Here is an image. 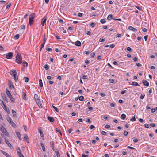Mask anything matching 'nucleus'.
Segmentation results:
<instances>
[{"label":"nucleus","mask_w":157,"mask_h":157,"mask_svg":"<svg viewBox=\"0 0 157 157\" xmlns=\"http://www.w3.org/2000/svg\"><path fill=\"white\" fill-rule=\"evenodd\" d=\"M35 17V14L34 13H32L30 15L29 18H30L31 19H34Z\"/></svg>","instance_id":"16"},{"label":"nucleus","mask_w":157,"mask_h":157,"mask_svg":"<svg viewBox=\"0 0 157 157\" xmlns=\"http://www.w3.org/2000/svg\"><path fill=\"white\" fill-rule=\"evenodd\" d=\"M6 142L7 144L8 145V146L10 147V148H13V147L12 146L11 144L9 143L8 141L6 140V139L5 138Z\"/></svg>","instance_id":"9"},{"label":"nucleus","mask_w":157,"mask_h":157,"mask_svg":"<svg viewBox=\"0 0 157 157\" xmlns=\"http://www.w3.org/2000/svg\"><path fill=\"white\" fill-rule=\"evenodd\" d=\"M84 53L88 55L89 54V51H85L84 52Z\"/></svg>","instance_id":"49"},{"label":"nucleus","mask_w":157,"mask_h":157,"mask_svg":"<svg viewBox=\"0 0 157 157\" xmlns=\"http://www.w3.org/2000/svg\"><path fill=\"white\" fill-rule=\"evenodd\" d=\"M6 119L9 123L13 126L15 127L16 126V124L12 121V119L10 117H6Z\"/></svg>","instance_id":"3"},{"label":"nucleus","mask_w":157,"mask_h":157,"mask_svg":"<svg viewBox=\"0 0 157 157\" xmlns=\"http://www.w3.org/2000/svg\"><path fill=\"white\" fill-rule=\"evenodd\" d=\"M101 133L103 135H106V132H105L104 131H102L101 132Z\"/></svg>","instance_id":"47"},{"label":"nucleus","mask_w":157,"mask_h":157,"mask_svg":"<svg viewBox=\"0 0 157 157\" xmlns=\"http://www.w3.org/2000/svg\"><path fill=\"white\" fill-rule=\"evenodd\" d=\"M105 39H100L99 40L100 42H102L105 40Z\"/></svg>","instance_id":"58"},{"label":"nucleus","mask_w":157,"mask_h":157,"mask_svg":"<svg viewBox=\"0 0 157 157\" xmlns=\"http://www.w3.org/2000/svg\"><path fill=\"white\" fill-rule=\"evenodd\" d=\"M52 106L56 112H59V110L55 106H54L52 104Z\"/></svg>","instance_id":"30"},{"label":"nucleus","mask_w":157,"mask_h":157,"mask_svg":"<svg viewBox=\"0 0 157 157\" xmlns=\"http://www.w3.org/2000/svg\"><path fill=\"white\" fill-rule=\"evenodd\" d=\"M34 98L36 103L38 105H40V100L39 99L38 96L37 94H36L34 95Z\"/></svg>","instance_id":"5"},{"label":"nucleus","mask_w":157,"mask_h":157,"mask_svg":"<svg viewBox=\"0 0 157 157\" xmlns=\"http://www.w3.org/2000/svg\"><path fill=\"white\" fill-rule=\"evenodd\" d=\"M113 15L111 14H109L107 17V19L109 20H110L112 19Z\"/></svg>","instance_id":"25"},{"label":"nucleus","mask_w":157,"mask_h":157,"mask_svg":"<svg viewBox=\"0 0 157 157\" xmlns=\"http://www.w3.org/2000/svg\"><path fill=\"white\" fill-rule=\"evenodd\" d=\"M143 83L144 86H145L147 87L148 86H149V82L146 80H143Z\"/></svg>","instance_id":"10"},{"label":"nucleus","mask_w":157,"mask_h":157,"mask_svg":"<svg viewBox=\"0 0 157 157\" xmlns=\"http://www.w3.org/2000/svg\"><path fill=\"white\" fill-rule=\"evenodd\" d=\"M117 37L118 38H121V35L120 34H118L117 35Z\"/></svg>","instance_id":"57"},{"label":"nucleus","mask_w":157,"mask_h":157,"mask_svg":"<svg viewBox=\"0 0 157 157\" xmlns=\"http://www.w3.org/2000/svg\"><path fill=\"white\" fill-rule=\"evenodd\" d=\"M10 6H11L10 4H9L7 5L6 6V9H7L9 8L10 7Z\"/></svg>","instance_id":"62"},{"label":"nucleus","mask_w":157,"mask_h":157,"mask_svg":"<svg viewBox=\"0 0 157 157\" xmlns=\"http://www.w3.org/2000/svg\"><path fill=\"white\" fill-rule=\"evenodd\" d=\"M0 130L3 133H4L6 136H8V133L6 129L1 124H0Z\"/></svg>","instance_id":"4"},{"label":"nucleus","mask_w":157,"mask_h":157,"mask_svg":"<svg viewBox=\"0 0 157 157\" xmlns=\"http://www.w3.org/2000/svg\"><path fill=\"white\" fill-rule=\"evenodd\" d=\"M110 127V126L109 125H108V124H107L105 125V128H106V129H108Z\"/></svg>","instance_id":"63"},{"label":"nucleus","mask_w":157,"mask_h":157,"mask_svg":"<svg viewBox=\"0 0 157 157\" xmlns=\"http://www.w3.org/2000/svg\"><path fill=\"white\" fill-rule=\"evenodd\" d=\"M55 152L56 153L57 157H60V155L59 152L58 151H55Z\"/></svg>","instance_id":"27"},{"label":"nucleus","mask_w":157,"mask_h":157,"mask_svg":"<svg viewBox=\"0 0 157 157\" xmlns=\"http://www.w3.org/2000/svg\"><path fill=\"white\" fill-rule=\"evenodd\" d=\"M134 6L136 8H137L139 11H141V9L139 7L136 5H135Z\"/></svg>","instance_id":"45"},{"label":"nucleus","mask_w":157,"mask_h":157,"mask_svg":"<svg viewBox=\"0 0 157 157\" xmlns=\"http://www.w3.org/2000/svg\"><path fill=\"white\" fill-rule=\"evenodd\" d=\"M95 56V53L94 52H93L91 53L90 56L91 57H94Z\"/></svg>","instance_id":"39"},{"label":"nucleus","mask_w":157,"mask_h":157,"mask_svg":"<svg viewBox=\"0 0 157 157\" xmlns=\"http://www.w3.org/2000/svg\"><path fill=\"white\" fill-rule=\"evenodd\" d=\"M24 136V139L27 142L28 140V137L26 134H25Z\"/></svg>","instance_id":"24"},{"label":"nucleus","mask_w":157,"mask_h":157,"mask_svg":"<svg viewBox=\"0 0 157 157\" xmlns=\"http://www.w3.org/2000/svg\"><path fill=\"white\" fill-rule=\"evenodd\" d=\"M3 98L4 100L5 101H6V102H8V99H7V98H6V96L5 95L4 96Z\"/></svg>","instance_id":"41"},{"label":"nucleus","mask_w":157,"mask_h":157,"mask_svg":"<svg viewBox=\"0 0 157 157\" xmlns=\"http://www.w3.org/2000/svg\"><path fill=\"white\" fill-rule=\"evenodd\" d=\"M9 87L10 88H14V86L12 84H11Z\"/></svg>","instance_id":"61"},{"label":"nucleus","mask_w":157,"mask_h":157,"mask_svg":"<svg viewBox=\"0 0 157 157\" xmlns=\"http://www.w3.org/2000/svg\"><path fill=\"white\" fill-rule=\"evenodd\" d=\"M24 79L26 82H28L29 80V78L26 77H25Z\"/></svg>","instance_id":"31"},{"label":"nucleus","mask_w":157,"mask_h":157,"mask_svg":"<svg viewBox=\"0 0 157 157\" xmlns=\"http://www.w3.org/2000/svg\"><path fill=\"white\" fill-rule=\"evenodd\" d=\"M42 148V149L44 151H45V148L44 146V144L43 143H41L40 144Z\"/></svg>","instance_id":"20"},{"label":"nucleus","mask_w":157,"mask_h":157,"mask_svg":"<svg viewBox=\"0 0 157 157\" xmlns=\"http://www.w3.org/2000/svg\"><path fill=\"white\" fill-rule=\"evenodd\" d=\"M50 144H51V147H52V149L54 151V144L53 141H52L50 142Z\"/></svg>","instance_id":"21"},{"label":"nucleus","mask_w":157,"mask_h":157,"mask_svg":"<svg viewBox=\"0 0 157 157\" xmlns=\"http://www.w3.org/2000/svg\"><path fill=\"white\" fill-rule=\"evenodd\" d=\"M100 22L102 24H104L106 22L105 19H101L100 20Z\"/></svg>","instance_id":"35"},{"label":"nucleus","mask_w":157,"mask_h":157,"mask_svg":"<svg viewBox=\"0 0 157 157\" xmlns=\"http://www.w3.org/2000/svg\"><path fill=\"white\" fill-rule=\"evenodd\" d=\"M46 50L48 51H50L52 50V49L48 47L46 48Z\"/></svg>","instance_id":"52"},{"label":"nucleus","mask_w":157,"mask_h":157,"mask_svg":"<svg viewBox=\"0 0 157 157\" xmlns=\"http://www.w3.org/2000/svg\"><path fill=\"white\" fill-rule=\"evenodd\" d=\"M86 122H87L88 123H91V121L90 120L89 118H86Z\"/></svg>","instance_id":"43"},{"label":"nucleus","mask_w":157,"mask_h":157,"mask_svg":"<svg viewBox=\"0 0 157 157\" xmlns=\"http://www.w3.org/2000/svg\"><path fill=\"white\" fill-rule=\"evenodd\" d=\"M44 68L46 70H48L49 69V66H48L47 64H45L44 66Z\"/></svg>","instance_id":"29"},{"label":"nucleus","mask_w":157,"mask_h":157,"mask_svg":"<svg viewBox=\"0 0 157 157\" xmlns=\"http://www.w3.org/2000/svg\"><path fill=\"white\" fill-rule=\"evenodd\" d=\"M85 63L86 64H88L90 63V61L89 60H86L85 61Z\"/></svg>","instance_id":"54"},{"label":"nucleus","mask_w":157,"mask_h":157,"mask_svg":"<svg viewBox=\"0 0 157 157\" xmlns=\"http://www.w3.org/2000/svg\"><path fill=\"white\" fill-rule=\"evenodd\" d=\"M12 113L13 114V116L14 117H17V113L16 112H15L14 110H12Z\"/></svg>","instance_id":"22"},{"label":"nucleus","mask_w":157,"mask_h":157,"mask_svg":"<svg viewBox=\"0 0 157 157\" xmlns=\"http://www.w3.org/2000/svg\"><path fill=\"white\" fill-rule=\"evenodd\" d=\"M139 121L141 123H143L144 122V120L140 118L139 120Z\"/></svg>","instance_id":"56"},{"label":"nucleus","mask_w":157,"mask_h":157,"mask_svg":"<svg viewBox=\"0 0 157 157\" xmlns=\"http://www.w3.org/2000/svg\"><path fill=\"white\" fill-rule=\"evenodd\" d=\"M0 151L6 157H10V156L6 152H5L4 151L2 150H0Z\"/></svg>","instance_id":"11"},{"label":"nucleus","mask_w":157,"mask_h":157,"mask_svg":"<svg viewBox=\"0 0 157 157\" xmlns=\"http://www.w3.org/2000/svg\"><path fill=\"white\" fill-rule=\"evenodd\" d=\"M25 28V25H21L20 26V29H24Z\"/></svg>","instance_id":"42"},{"label":"nucleus","mask_w":157,"mask_h":157,"mask_svg":"<svg viewBox=\"0 0 157 157\" xmlns=\"http://www.w3.org/2000/svg\"><path fill=\"white\" fill-rule=\"evenodd\" d=\"M23 64H24V66H25L26 67L28 66V63L26 62L25 61L23 62Z\"/></svg>","instance_id":"40"},{"label":"nucleus","mask_w":157,"mask_h":157,"mask_svg":"<svg viewBox=\"0 0 157 157\" xmlns=\"http://www.w3.org/2000/svg\"><path fill=\"white\" fill-rule=\"evenodd\" d=\"M84 97L83 96H81L79 98V100L81 101H83L84 100Z\"/></svg>","instance_id":"34"},{"label":"nucleus","mask_w":157,"mask_h":157,"mask_svg":"<svg viewBox=\"0 0 157 157\" xmlns=\"http://www.w3.org/2000/svg\"><path fill=\"white\" fill-rule=\"evenodd\" d=\"M29 23L30 25L33 23V19L30 18H29Z\"/></svg>","instance_id":"26"},{"label":"nucleus","mask_w":157,"mask_h":157,"mask_svg":"<svg viewBox=\"0 0 157 157\" xmlns=\"http://www.w3.org/2000/svg\"><path fill=\"white\" fill-rule=\"evenodd\" d=\"M18 155L19 157H24L23 155L21 153L20 154V155Z\"/></svg>","instance_id":"64"},{"label":"nucleus","mask_w":157,"mask_h":157,"mask_svg":"<svg viewBox=\"0 0 157 157\" xmlns=\"http://www.w3.org/2000/svg\"><path fill=\"white\" fill-rule=\"evenodd\" d=\"M144 96H145L144 94L143 95V94H142L140 96V98L141 99H143L144 98Z\"/></svg>","instance_id":"44"},{"label":"nucleus","mask_w":157,"mask_h":157,"mask_svg":"<svg viewBox=\"0 0 157 157\" xmlns=\"http://www.w3.org/2000/svg\"><path fill=\"white\" fill-rule=\"evenodd\" d=\"M148 35H147L145 36H144V40H145V41H147V38H148Z\"/></svg>","instance_id":"50"},{"label":"nucleus","mask_w":157,"mask_h":157,"mask_svg":"<svg viewBox=\"0 0 157 157\" xmlns=\"http://www.w3.org/2000/svg\"><path fill=\"white\" fill-rule=\"evenodd\" d=\"M131 85L132 86H140V85L136 82H133L131 83Z\"/></svg>","instance_id":"18"},{"label":"nucleus","mask_w":157,"mask_h":157,"mask_svg":"<svg viewBox=\"0 0 157 157\" xmlns=\"http://www.w3.org/2000/svg\"><path fill=\"white\" fill-rule=\"evenodd\" d=\"M127 50L128 51H129L131 52H132V49L130 47H127Z\"/></svg>","instance_id":"37"},{"label":"nucleus","mask_w":157,"mask_h":157,"mask_svg":"<svg viewBox=\"0 0 157 157\" xmlns=\"http://www.w3.org/2000/svg\"><path fill=\"white\" fill-rule=\"evenodd\" d=\"M38 131L40 133L41 136L42 138V139L44 140V134L43 133V132L39 128L38 129Z\"/></svg>","instance_id":"12"},{"label":"nucleus","mask_w":157,"mask_h":157,"mask_svg":"<svg viewBox=\"0 0 157 157\" xmlns=\"http://www.w3.org/2000/svg\"><path fill=\"white\" fill-rule=\"evenodd\" d=\"M13 56V53L11 52H10L6 54V58L8 59H11L12 58Z\"/></svg>","instance_id":"6"},{"label":"nucleus","mask_w":157,"mask_h":157,"mask_svg":"<svg viewBox=\"0 0 157 157\" xmlns=\"http://www.w3.org/2000/svg\"><path fill=\"white\" fill-rule=\"evenodd\" d=\"M128 29L134 32H136L137 31V29H136L134 28L131 26H130L128 27Z\"/></svg>","instance_id":"8"},{"label":"nucleus","mask_w":157,"mask_h":157,"mask_svg":"<svg viewBox=\"0 0 157 157\" xmlns=\"http://www.w3.org/2000/svg\"><path fill=\"white\" fill-rule=\"evenodd\" d=\"M75 44L77 46H80L81 45V43L80 41L77 40L75 43Z\"/></svg>","instance_id":"14"},{"label":"nucleus","mask_w":157,"mask_h":157,"mask_svg":"<svg viewBox=\"0 0 157 157\" xmlns=\"http://www.w3.org/2000/svg\"><path fill=\"white\" fill-rule=\"evenodd\" d=\"M19 37V35L18 34H17L14 36V38L17 40L18 39Z\"/></svg>","instance_id":"36"},{"label":"nucleus","mask_w":157,"mask_h":157,"mask_svg":"<svg viewBox=\"0 0 157 157\" xmlns=\"http://www.w3.org/2000/svg\"><path fill=\"white\" fill-rule=\"evenodd\" d=\"M23 98L24 99V100H26V94L25 92H23Z\"/></svg>","instance_id":"28"},{"label":"nucleus","mask_w":157,"mask_h":157,"mask_svg":"<svg viewBox=\"0 0 157 157\" xmlns=\"http://www.w3.org/2000/svg\"><path fill=\"white\" fill-rule=\"evenodd\" d=\"M136 65L138 67H141L142 66V65L141 64L139 63H136Z\"/></svg>","instance_id":"55"},{"label":"nucleus","mask_w":157,"mask_h":157,"mask_svg":"<svg viewBox=\"0 0 157 157\" xmlns=\"http://www.w3.org/2000/svg\"><path fill=\"white\" fill-rule=\"evenodd\" d=\"M47 18L46 17H44L42 19L41 21V24L42 26H44V24L46 22Z\"/></svg>","instance_id":"7"},{"label":"nucleus","mask_w":157,"mask_h":157,"mask_svg":"<svg viewBox=\"0 0 157 157\" xmlns=\"http://www.w3.org/2000/svg\"><path fill=\"white\" fill-rule=\"evenodd\" d=\"M9 98L13 103H14L15 99L12 97V95L10 97H9Z\"/></svg>","instance_id":"23"},{"label":"nucleus","mask_w":157,"mask_h":157,"mask_svg":"<svg viewBox=\"0 0 157 157\" xmlns=\"http://www.w3.org/2000/svg\"><path fill=\"white\" fill-rule=\"evenodd\" d=\"M39 82L40 86L41 87H42L43 86V84L42 80L41 79H40L39 81Z\"/></svg>","instance_id":"19"},{"label":"nucleus","mask_w":157,"mask_h":157,"mask_svg":"<svg viewBox=\"0 0 157 157\" xmlns=\"http://www.w3.org/2000/svg\"><path fill=\"white\" fill-rule=\"evenodd\" d=\"M21 151L20 149V147H18V149H17V154L20 155V154L21 153Z\"/></svg>","instance_id":"32"},{"label":"nucleus","mask_w":157,"mask_h":157,"mask_svg":"<svg viewBox=\"0 0 157 157\" xmlns=\"http://www.w3.org/2000/svg\"><path fill=\"white\" fill-rule=\"evenodd\" d=\"M145 127L146 128H149V125L147 124H145L144 125Z\"/></svg>","instance_id":"53"},{"label":"nucleus","mask_w":157,"mask_h":157,"mask_svg":"<svg viewBox=\"0 0 157 157\" xmlns=\"http://www.w3.org/2000/svg\"><path fill=\"white\" fill-rule=\"evenodd\" d=\"M16 133L17 137L20 140H21V138L20 132H16Z\"/></svg>","instance_id":"15"},{"label":"nucleus","mask_w":157,"mask_h":157,"mask_svg":"<svg viewBox=\"0 0 157 157\" xmlns=\"http://www.w3.org/2000/svg\"><path fill=\"white\" fill-rule=\"evenodd\" d=\"M16 62L19 64H21L22 62L21 55L20 54H17L16 56Z\"/></svg>","instance_id":"2"},{"label":"nucleus","mask_w":157,"mask_h":157,"mask_svg":"<svg viewBox=\"0 0 157 157\" xmlns=\"http://www.w3.org/2000/svg\"><path fill=\"white\" fill-rule=\"evenodd\" d=\"M90 26L92 27H94L95 26V24L94 23H92L90 24Z\"/></svg>","instance_id":"48"},{"label":"nucleus","mask_w":157,"mask_h":157,"mask_svg":"<svg viewBox=\"0 0 157 157\" xmlns=\"http://www.w3.org/2000/svg\"><path fill=\"white\" fill-rule=\"evenodd\" d=\"M82 78L83 79H87V78H88L87 75H83L82 76Z\"/></svg>","instance_id":"46"},{"label":"nucleus","mask_w":157,"mask_h":157,"mask_svg":"<svg viewBox=\"0 0 157 157\" xmlns=\"http://www.w3.org/2000/svg\"><path fill=\"white\" fill-rule=\"evenodd\" d=\"M124 134L125 136H126L128 134V132L127 131H125L124 132Z\"/></svg>","instance_id":"51"},{"label":"nucleus","mask_w":157,"mask_h":157,"mask_svg":"<svg viewBox=\"0 0 157 157\" xmlns=\"http://www.w3.org/2000/svg\"><path fill=\"white\" fill-rule=\"evenodd\" d=\"M10 73L12 76L14 77V79L16 82H17L18 80V77L17 75V73L16 70H11Z\"/></svg>","instance_id":"1"},{"label":"nucleus","mask_w":157,"mask_h":157,"mask_svg":"<svg viewBox=\"0 0 157 157\" xmlns=\"http://www.w3.org/2000/svg\"><path fill=\"white\" fill-rule=\"evenodd\" d=\"M150 69H155V67L154 66H151Z\"/></svg>","instance_id":"59"},{"label":"nucleus","mask_w":157,"mask_h":157,"mask_svg":"<svg viewBox=\"0 0 157 157\" xmlns=\"http://www.w3.org/2000/svg\"><path fill=\"white\" fill-rule=\"evenodd\" d=\"M136 119L135 116L133 117L132 118L130 119V121H136Z\"/></svg>","instance_id":"38"},{"label":"nucleus","mask_w":157,"mask_h":157,"mask_svg":"<svg viewBox=\"0 0 157 157\" xmlns=\"http://www.w3.org/2000/svg\"><path fill=\"white\" fill-rule=\"evenodd\" d=\"M82 157H88V155H85L84 154H82Z\"/></svg>","instance_id":"60"},{"label":"nucleus","mask_w":157,"mask_h":157,"mask_svg":"<svg viewBox=\"0 0 157 157\" xmlns=\"http://www.w3.org/2000/svg\"><path fill=\"white\" fill-rule=\"evenodd\" d=\"M48 119L51 122H52L54 121V119L53 117L48 116Z\"/></svg>","instance_id":"13"},{"label":"nucleus","mask_w":157,"mask_h":157,"mask_svg":"<svg viewBox=\"0 0 157 157\" xmlns=\"http://www.w3.org/2000/svg\"><path fill=\"white\" fill-rule=\"evenodd\" d=\"M6 94L9 97L12 96L10 91L7 89H6Z\"/></svg>","instance_id":"17"},{"label":"nucleus","mask_w":157,"mask_h":157,"mask_svg":"<svg viewBox=\"0 0 157 157\" xmlns=\"http://www.w3.org/2000/svg\"><path fill=\"white\" fill-rule=\"evenodd\" d=\"M126 117V115L124 114H123L121 115V117L122 119L124 120Z\"/></svg>","instance_id":"33"}]
</instances>
